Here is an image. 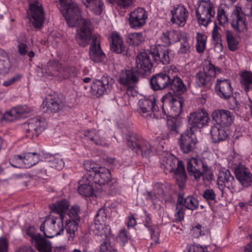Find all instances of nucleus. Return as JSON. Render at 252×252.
Listing matches in <instances>:
<instances>
[{"label":"nucleus","instance_id":"53","mask_svg":"<svg viewBox=\"0 0 252 252\" xmlns=\"http://www.w3.org/2000/svg\"><path fill=\"white\" fill-rule=\"evenodd\" d=\"M80 214V207L76 204L73 205L71 207L69 211L68 216L70 218L69 220L80 222V217L79 215Z\"/></svg>","mask_w":252,"mask_h":252},{"label":"nucleus","instance_id":"14","mask_svg":"<svg viewBox=\"0 0 252 252\" xmlns=\"http://www.w3.org/2000/svg\"><path fill=\"white\" fill-rule=\"evenodd\" d=\"M148 12L145 9L138 7L129 14L128 24L131 28L138 30L146 24Z\"/></svg>","mask_w":252,"mask_h":252},{"label":"nucleus","instance_id":"27","mask_svg":"<svg viewBox=\"0 0 252 252\" xmlns=\"http://www.w3.org/2000/svg\"><path fill=\"white\" fill-rule=\"evenodd\" d=\"M110 48L115 53L122 54L128 57L131 56L128 50H126L122 38L117 33L112 32L111 34Z\"/></svg>","mask_w":252,"mask_h":252},{"label":"nucleus","instance_id":"60","mask_svg":"<svg viewBox=\"0 0 252 252\" xmlns=\"http://www.w3.org/2000/svg\"><path fill=\"white\" fill-rule=\"evenodd\" d=\"M160 38L162 42L164 44L163 45L164 46H167L169 48V47L171 45L172 42L169 35V31L163 32Z\"/></svg>","mask_w":252,"mask_h":252},{"label":"nucleus","instance_id":"31","mask_svg":"<svg viewBox=\"0 0 252 252\" xmlns=\"http://www.w3.org/2000/svg\"><path fill=\"white\" fill-rule=\"evenodd\" d=\"M94 183L92 179L88 178L87 176L83 177L78 183V190L79 193L86 197L93 196L95 191Z\"/></svg>","mask_w":252,"mask_h":252},{"label":"nucleus","instance_id":"38","mask_svg":"<svg viewBox=\"0 0 252 252\" xmlns=\"http://www.w3.org/2000/svg\"><path fill=\"white\" fill-rule=\"evenodd\" d=\"M69 205V202L67 200L63 199L52 204L49 206V207L51 213L58 214L61 217V215L64 217L65 212L68 210Z\"/></svg>","mask_w":252,"mask_h":252},{"label":"nucleus","instance_id":"4","mask_svg":"<svg viewBox=\"0 0 252 252\" xmlns=\"http://www.w3.org/2000/svg\"><path fill=\"white\" fill-rule=\"evenodd\" d=\"M63 216L56 218L51 216L42 223L40 227L41 231H43L46 237L53 238L62 234L64 231Z\"/></svg>","mask_w":252,"mask_h":252},{"label":"nucleus","instance_id":"39","mask_svg":"<svg viewBox=\"0 0 252 252\" xmlns=\"http://www.w3.org/2000/svg\"><path fill=\"white\" fill-rule=\"evenodd\" d=\"M225 36L229 50L231 51L237 50L240 41L239 36L230 31L225 32Z\"/></svg>","mask_w":252,"mask_h":252},{"label":"nucleus","instance_id":"57","mask_svg":"<svg viewBox=\"0 0 252 252\" xmlns=\"http://www.w3.org/2000/svg\"><path fill=\"white\" fill-rule=\"evenodd\" d=\"M112 3H115L120 8L128 9L133 4V0H112L110 1Z\"/></svg>","mask_w":252,"mask_h":252},{"label":"nucleus","instance_id":"10","mask_svg":"<svg viewBox=\"0 0 252 252\" xmlns=\"http://www.w3.org/2000/svg\"><path fill=\"white\" fill-rule=\"evenodd\" d=\"M209 119L208 114L205 110L199 109L190 113L188 116V128L193 131L203 128L208 125Z\"/></svg>","mask_w":252,"mask_h":252},{"label":"nucleus","instance_id":"51","mask_svg":"<svg viewBox=\"0 0 252 252\" xmlns=\"http://www.w3.org/2000/svg\"><path fill=\"white\" fill-rule=\"evenodd\" d=\"M207 36L200 33H197L196 36V51L198 53H202L205 49Z\"/></svg>","mask_w":252,"mask_h":252},{"label":"nucleus","instance_id":"55","mask_svg":"<svg viewBox=\"0 0 252 252\" xmlns=\"http://www.w3.org/2000/svg\"><path fill=\"white\" fill-rule=\"evenodd\" d=\"M169 35L171 42H177L181 41V40L186 36L188 33L181 31H169Z\"/></svg>","mask_w":252,"mask_h":252},{"label":"nucleus","instance_id":"50","mask_svg":"<svg viewBox=\"0 0 252 252\" xmlns=\"http://www.w3.org/2000/svg\"><path fill=\"white\" fill-rule=\"evenodd\" d=\"M50 166L52 168L57 169L58 170L62 169L64 165V163L62 158L59 155H56L50 157L49 160Z\"/></svg>","mask_w":252,"mask_h":252},{"label":"nucleus","instance_id":"56","mask_svg":"<svg viewBox=\"0 0 252 252\" xmlns=\"http://www.w3.org/2000/svg\"><path fill=\"white\" fill-rule=\"evenodd\" d=\"M9 163L11 166L16 168L24 167L23 156L20 155H14L9 159Z\"/></svg>","mask_w":252,"mask_h":252},{"label":"nucleus","instance_id":"2","mask_svg":"<svg viewBox=\"0 0 252 252\" xmlns=\"http://www.w3.org/2000/svg\"><path fill=\"white\" fill-rule=\"evenodd\" d=\"M169 88L176 95H173L171 92H168L162 96L161 99L162 111L165 115L177 116L181 113L184 102L183 98L179 95L187 91V86L181 78L175 76L171 78Z\"/></svg>","mask_w":252,"mask_h":252},{"label":"nucleus","instance_id":"37","mask_svg":"<svg viewBox=\"0 0 252 252\" xmlns=\"http://www.w3.org/2000/svg\"><path fill=\"white\" fill-rule=\"evenodd\" d=\"M32 244L39 252H52V251L50 241L41 235L39 236V237L36 238Z\"/></svg>","mask_w":252,"mask_h":252},{"label":"nucleus","instance_id":"52","mask_svg":"<svg viewBox=\"0 0 252 252\" xmlns=\"http://www.w3.org/2000/svg\"><path fill=\"white\" fill-rule=\"evenodd\" d=\"M189 36L188 34L181 40L180 48L178 51L179 54H187L190 52V44L189 42Z\"/></svg>","mask_w":252,"mask_h":252},{"label":"nucleus","instance_id":"9","mask_svg":"<svg viewBox=\"0 0 252 252\" xmlns=\"http://www.w3.org/2000/svg\"><path fill=\"white\" fill-rule=\"evenodd\" d=\"M113 80L107 75H103L100 79L93 80L91 86V92L96 97L108 94L111 91Z\"/></svg>","mask_w":252,"mask_h":252},{"label":"nucleus","instance_id":"46","mask_svg":"<svg viewBox=\"0 0 252 252\" xmlns=\"http://www.w3.org/2000/svg\"><path fill=\"white\" fill-rule=\"evenodd\" d=\"M180 114L177 116H172L170 115H166L167 117H172V119L168 120L167 121V125L169 130L172 133L177 134L179 132V128L181 126V122L178 119L175 118V117L178 116ZM165 116V115H164Z\"/></svg>","mask_w":252,"mask_h":252},{"label":"nucleus","instance_id":"35","mask_svg":"<svg viewBox=\"0 0 252 252\" xmlns=\"http://www.w3.org/2000/svg\"><path fill=\"white\" fill-rule=\"evenodd\" d=\"M210 133L213 142L218 143L224 141L228 137V134L225 130V127L219 125L212 126Z\"/></svg>","mask_w":252,"mask_h":252},{"label":"nucleus","instance_id":"36","mask_svg":"<svg viewBox=\"0 0 252 252\" xmlns=\"http://www.w3.org/2000/svg\"><path fill=\"white\" fill-rule=\"evenodd\" d=\"M85 7L95 15H100L104 9L102 0H82Z\"/></svg>","mask_w":252,"mask_h":252},{"label":"nucleus","instance_id":"16","mask_svg":"<svg viewBox=\"0 0 252 252\" xmlns=\"http://www.w3.org/2000/svg\"><path fill=\"white\" fill-rule=\"evenodd\" d=\"M217 184L220 190H223L225 187L232 193L236 191L237 183L229 170L220 171L218 174Z\"/></svg>","mask_w":252,"mask_h":252},{"label":"nucleus","instance_id":"5","mask_svg":"<svg viewBox=\"0 0 252 252\" xmlns=\"http://www.w3.org/2000/svg\"><path fill=\"white\" fill-rule=\"evenodd\" d=\"M220 68L216 67L212 63H209L203 68V71L197 72L195 75V82L200 87L209 89L213 83L217 72L220 73Z\"/></svg>","mask_w":252,"mask_h":252},{"label":"nucleus","instance_id":"28","mask_svg":"<svg viewBox=\"0 0 252 252\" xmlns=\"http://www.w3.org/2000/svg\"><path fill=\"white\" fill-rule=\"evenodd\" d=\"M84 135L87 140H89L97 146H108L106 138L103 132L94 129H87L84 131Z\"/></svg>","mask_w":252,"mask_h":252},{"label":"nucleus","instance_id":"30","mask_svg":"<svg viewBox=\"0 0 252 252\" xmlns=\"http://www.w3.org/2000/svg\"><path fill=\"white\" fill-rule=\"evenodd\" d=\"M208 165L204 158H191L187 161V169L189 175L195 177L196 173L200 172Z\"/></svg>","mask_w":252,"mask_h":252},{"label":"nucleus","instance_id":"59","mask_svg":"<svg viewBox=\"0 0 252 252\" xmlns=\"http://www.w3.org/2000/svg\"><path fill=\"white\" fill-rule=\"evenodd\" d=\"M26 232L27 235L31 237V242L32 244L36 238H38L39 237V236L41 235L39 233L36 232L35 228L32 226H30L27 229Z\"/></svg>","mask_w":252,"mask_h":252},{"label":"nucleus","instance_id":"40","mask_svg":"<svg viewBox=\"0 0 252 252\" xmlns=\"http://www.w3.org/2000/svg\"><path fill=\"white\" fill-rule=\"evenodd\" d=\"M240 83L245 92H248L252 89V72L245 71L240 74Z\"/></svg>","mask_w":252,"mask_h":252},{"label":"nucleus","instance_id":"21","mask_svg":"<svg viewBox=\"0 0 252 252\" xmlns=\"http://www.w3.org/2000/svg\"><path fill=\"white\" fill-rule=\"evenodd\" d=\"M215 89L217 94L222 99H228L232 96L233 89L229 79H218Z\"/></svg>","mask_w":252,"mask_h":252},{"label":"nucleus","instance_id":"44","mask_svg":"<svg viewBox=\"0 0 252 252\" xmlns=\"http://www.w3.org/2000/svg\"><path fill=\"white\" fill-rule=\"evenodd\" d=\"M77 74V69L73 66H62L61 65L58 76L63 79L75 77Z\"/></svg>","mask_w":252,"mask_h":252},{"label":"nucleus","instance_id":"20","mask_svg":"<svg viewBox=\"0 0 252 252\" xmlns=\"http://www.w3.org/2000/svg\"><path fill=\"white\" fill-rule=\"evenodd\" d=\"M89 56L94 63H100L105 58L100 45V38L99 35L94 34L92 37L89 51Z\"/></svg>","mask_w":252,"mask_h":252},{"label":"nucleus","instance_id":"25","mask_svg":"<svg viewBox=\"0 0 252 252\" xmlns=\"http://www.w3.org/2000/svg\"><path fill=\"white\" fill-rule=\"evenodd\" d=\"M212 117L217 123L216 125L223 127L230 126L233 120L232 113L227 110L217 109L212 113Z\"/></svg>","mask_w":252,"mask_h":252},{"label":"nucleus","instance_id":"61","mask_svg":"<svg viewBox=\"0 0 252 252\" xmlns=\"http://www.w3.org/2000/svg\"><path fill=\"white\" fill-rule=\"evenodd\" d=\"M184 219L183 207L182 205L177 204L176 213L175 214V220L176 221H180Z\"/></svg>","mask_w":252,"mask_h":252},{"label":"nucleus","instance_id":"11","mask_svg":"<svg viewBox=\"0 0 252 252\" xmlns=\"http://www.w3.org/2000/svg\"><path fill=\"white\" fill-rule=\"evenodd\" d=\"M30 10L28 12V18L36 29L42 27L44 22V13L42 5L37 1L29 4Z\"/></svg>","mask_w":252,"mask_h":252},{"label":"nucleus","instance_id":"22","mask_svg":"<svg viewBox=\"0 0 252 252\" xmlns=\"http://www.w3.org/2000/svg\"><path fill=\"white\" fill-rule=\"evenodd\" d=\"M107 219V215L103 208L99 209L94 218V223L96 229L98 231L96 234L101 237L107 236L110 235V227L106 225L105 222Z\"/></svg>","mask_w":252,"mask_h":252},{"label":"nucleus","instance_id":"32","mask_svg":"<svg viewBox=\"0 0 252 252\" xmlns=\"http://www.w3.org/2000/svg\"><path fill=\"white\" fill-rule=\"evenodd\" d=\"M61 64L54 61H49L47 64L40 68V72L38 71V75L40 77L58 76Z\"/></svg>","mask_w":252,"mask_h":252},{"label":"nucleus","instance_id":"18","mask_svg":"<svg viewBox=\"0 0 252 252\" xmlns=\"http://www.w3.org/2000/svg\"><path fill=\"white\" fill-rule=\"evenodd\" d=\"M64 102L58 95H49L43 101L41 105L43 112L50 113H57L62 110Z\"/></svg>","mask_w":252,"mask_h":252},{"label":"nucleus","instance_id":"6","mask_svg":"<svg viewBox=\"0 0 252 252\" xmlns=\"http://www.w3.org/2000/svg\"><path fill=\"white\" fill-rule=\"evenodd\" d=\"M127 145L137 154L146 158L152 156L155 150V148L149 142L138 139L134 135L127 137Z\"/></svg>","mask_w":252,"mask_h":252},{"label":"nucleus","instance_id":"19","mask_svg":"<svg viewBox=\"0 0 252 252\" xmlns=\"http://www.w3.org/2000/svg\"><path fill=\"white\" fill-rule=\"evenodd\" d=\"M171 77L165 72H159L154 75L150 80L151 88L154 91H162L169 89Z\"/></svg>","mask_w":252,"mask_h":252},{"label":"nucleus","instance_id":"63","mask_svg":"<svg viewBox=\"0 0 252 252\" xmlns=\"http://www.w3.org/2000/svg\"><path fill=\"white\" fill-rule=\"evenodd\" d=\"M129 235L125 228L121 229L119 232L118 239L124 245L128 241Z\"/></svg>","mask_w":252,"mask_h":252},{"label":"nucleus","instance_id":"15","mask_svg":"<svg viewBox=\"0 0 252 252\" xmlns=\"http://www.w3.org/2000/svg\"><path fill=\"white\" fill-rule=\"evenodd\" d=\"M232 19L231 26L237 32H244L248 30L245 15L243 13L240 6H237L232 12Z\"/></svg>","mask_w":252,"mask_h":252},{"label":"nucleus","instance_id":"29","mask_svg":"<svg viewBox=\"0 0 252 252\" xmlns=\"http://www.w3.org/2000/svg\"><path fill=\"white\" fill-rule=\"evenodd\" d=\"M30 112V109L27 105L19 106L13 108L9 111L3 114L2 119L7 122H11L22 117H25L26 114Z\"/></svg>","mask_w":252,"mask_h":252},{"label":"nucleus","instance_id":"42","mask_svg":"<svg viewBox=\"0 0 252 252\" xmlns=\"http://www.w3.org/2000/svg\"><path fill=\"white\" fill-rule=\"evenodd\" d=\"M145 40V36L142 32L128 33L126 37V42L130 46H138Z\"/></svg>","mask_w":252,"mask_h":252},{"label":"nucleus","instance_id":"17","mask_svg":"<svg viewBox=\"0 0 252 252\" xmlns=\"http://www.w3.org/2000/svg\"><path fill=\"white\" fill-rule=\"evenodd\" d=\"M45 122L39 117H34L29 119L24 124V127L26 132L29 134V136L38 137L44 129Z\"/></svg>","mask_w":252,"mask_h":252},{"label":"nucleus","instance_id":"48","mask_svg":"<svg viewBox=\"0 0 252 252\" xmlns=\"http://www.w3.org/2000/svg\"><path fill=\"white\" fill-rule=\"evenodd\" d=\"M202 170V171L198 172L197 173H196L195 177H194V179L195 180L198 181L200 180L201 177L204 181H210L213 179V174L208 165Z\"/></svg>","mask_w":252,"mask_h":252},{"label":"nucleus","instance_id":"8","mask_svg":"<svg viewBox=\"0 0 252 252\" xmlns=\"http://www.w3.org/2000/svg\"><path fill=\"white\" fill-rule=\"evenodd\" d=\"M150 54L152 56L154 62L157 64L161 63L163 64H167L173 57V51L161 44L152 46Z\"/></svg>","mask_w":252,"mask_h":252},{"label":"nucleus","instance_id":"41","mask_svg":"<svg viewBox=\"0 0 252 252\" xmlns=\"http://www.w3.org/2000/svg\"><path fill=\"white\" fill-rule=\"evenodd\" d=\"M24 166L25 168H30L37 164L40 160V155L37 153H28L23 156Z\"/></svg>","mask_w":252,"mask_h":252},{"label":"nucleus","instance_id":"3","mask_svg":"<svg viewBox=\"0 0 252 252\" xmlns=\"http://www.w3.org/2000/svg\"><path fill=\"white\" fill-rule=\"evenodd\" d=\"M161 168L165 174L174 172L179 188L183 189L184 187L187 175L183 161L179 160L173 155H167L162 159Z\"/></svg>","mask_w":252,"mask_h":252},{"label":"nucleus","instance_id":"23","mask_svg":"<svg viewBox=\"0 0 252 252\" xmlns=\"http://www.w3.org/2000/svg\"><path fill=\"white\" fill-rule=\"evenodd\" d=\"M137 72L142 75H147L151 73L153 64L150 55L146 52H141L137 54L136 58Z\"/></svg>","mask_w":252,"mask_h":252},{"label":"nucleus","instance_id":"45","mask_svg":"<svg viewBox=\"0 0 252 252\" xmlns=\"http://www.w3.org/2000/svg\"><path fill=\"white\" fill-rule=\"evenodd\" d=\"M80 222L71 220H69L67 221L65 225V228L67 233L68 235V239L71 240L75 237L76 232L77 231L78 227V224Z\"/></svg>","mask_w":252,"mask_h":252},{"label":"nucleus","instance_id":"64","mask_svg":"<svg viewBox=\"0 0 252 252\" xmlns=\"http://www.w3.org/2000/svg\"><path fill=\"white\" fill-rule=\"evenodd\" d=\"M109 235L107 236H104L105 238L104 242L100 246V252H108L109 250L112 248L108 239Z\"/></svg>","mask_w":252,"mask_h":252},{"label":"nucleus","instance_id":"58","mask_svg":"<svg viewBox=\"0 0 252 252\" xmlns=\"http://www.w3.org/2000/svg\"><path fill=\"white\" fill-rule=\"evenodd\" d=\"M217 20L220 25H223L228 21L227 15L221 7H219L217 11Z\"/></svg>","mask_w":252,"mask_h":252},{"label":"nucleus","instance_id":"49","mask_svg":"<svg viewBox=\"0 0 252 252\" xmlns=\"http://www.w3.org/2000/svg\"><path fill=\"white\" fill-rule=\"evenodd\" d=\"M84 168L87 171L84 176H87L88 178L92 179L94 176V173L96 172L95 171L97 170L100 167L94 162L91 161H85L84 164Z\"/></svg>","mask_w":252,"mask_h":252},{"label":"nucleus","instance_id":"54","mask_svg":"<svg viewBox=\"0 0 252 252\" xmlns=\"http://www.w3.org/2000/svg\"><path fill=\"white\" fill-rule=\"evenodd\" d=\"M199 205L198 200L193 197L189 196L185 199L184 206L191 210L196 209Z\"/></svg>","mask_w":252,"mask_h":252},{"label":"nucleus","instance_id":"7","mask_svg":"<svg viewBox=\"0 0 252 252\" xmlns=\"http://www.w3.org/2000/svg\"><path fill=\"white\" fill-rule=\"evenodd\" d=\"M195 14L198 23L206 27L215 14L214 4L210 0H201Z\"/></svg>","mask_w":252,"mask_h":252},{"label":"nucleus","instance_id":"33","mask_svg":"<svg viewBox=\"0 0 252 252\" xmlns=\"http://www.w3.org/2000/svg\"><path fill=\"white\" fill-rule=\"evenodd\" d=\"M138 79L136 73L132 69L123 70L120 74L119 82L127 87H132L138 82Z\"/></svg>","mask_w":252,"mask_h":252},{"label":"nucleus","instance_id":"12","mask_svg":"<svg viewBox=\"0 0 252 252\" xmlns=\"http://www.w3.org/2000/svg\"><path fill=\"white\" fill-rule=\"evenodd\" d=\"M194 132L192 130L188 128L181 134L178 143L183 153L188 154L195 149L197 140Z\"/></svg>","mask_w":252,"mask_h":252},{"label":"nucleus","instance_id":"24","mask_svg":"<svg viewBox=\"0 0 252 252\" xmlns=\"http://www.w3.org/2000/svg\"><path fill=\"white\" fill-rule=\"evenodd\" d=\"M172 15L171 22L172 24H176L180 27H184L187 23L189 17V12L182 5L175 6L170 11Z\"/></svg>","mask_w":252,"mask_h":252},{"label":"nucleus","instance_id":"43","mask_svg":"<svg viewBox=\"0 0 252 252\" xmlns=\"http://www.w3.org/2000/svg\"><path fill=\"white\" fill-rule=\"evenodd\" d=\"M164 187V186L161 183H158L156 184L154 188V196L151 192H147V198L151 200L152 201H154L155 198L163 199V197L165 195Z\"/></svg>","mask_w":252,"mask_h":252},{"label":"nucleus","instance_id":"34","mask_svg":"<svg viewBox=\"0 0 252 252\" xmlns=\"http://www.w3.org/2000/svg\"><path fill=\"white\" fill-rule=\"evenodd\" d=\"M96 172L94 173L92 178L94 183L99 185H104L107 183L111 178V174L109 169L102 167H99Z\"/></svg>","mask_w":252,"mask_h":252},{"label":"nucleus","instance_id":"26","mask_svg":"<svg viewBox=\"0 0 252 252\" xmlns=\"http://www.w3.org/2000/svg\"><path fill=\"white\" fill-rule=\"evenodd\" d=\"M236 179L245 188L250 187L252 184V174L246 166L239 165L234 170Z\"/></svg>","mask_w":252,"mask_h":252},{"label":"nucleus","instance_id":"62","mask_svg":"<svg viewBox=\"0 0 252 252\" xmlns=\"http://www.w3.org/2000/svg\"><path fill=\"white\" fill-rule=\"evenodd\" d=\"M203 197L207 200H214L216 195L214 191L212 189H205L202 195Z\"/></svg>","mask_w":252,"mask_h":252},{"label":"nucleus","instance_id":"1","mask_svg":"<svg viewBox=\"0 0 252 252\" xmlns=\"http://www.w3.org/2000/svg\"><path fill=\"white\" fill-rule=\"evenodd\" d=\"M59 3L60 11L68 26L78 27L75 34L77 43L83 47L87 46L94 35H92L90 20L82 18L78 6L71 0H59Z\"/></svg>","mask_w":252,"mask_h":252},{"label":"nucleus","instance_id":"47","mask_svg":"<svg viewBox=\"0 0 252 252\" xmlns=\"http://www.w3.org/2000/svg\"><path fill=\"white\" fill-rule=\"evenodd\" d=\"M10 67V63L7 54L3 51L0 55V74L7 73Z\"/></svg>","mask_w":252,"mask_h":252},{"label":"nucleus","instance_id":"13","mask_svg":"<svg viewBox=\"0 0 252 252\" xmlns=\"http://www.w3.org/2000/svg\"><path fill=\"white\" fill-rule=\"evenodd\" d=\"M157 108L156 99L152 97L140 99L137 103V111L142 117L149 119L155 117L154 112Z\"/></svg>","mask_w":252,"mask_h":252}]
</instances>
